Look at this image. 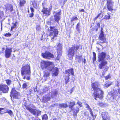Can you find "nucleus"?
<instances>
[{"label": "nucleus", "mask_w": 120, "mask_h": 120, "mask_svg": "<svg viewBox=\"0 0 120 120\" xmlns=\"http://www.w3.org/2000/svg\"><path fill=\"white\" fill-rule=\"evenodd\" d=\"M111 85V84L107 83L104 85V87L106 89L109 86Z\"/></svg>", "instance_id": "f704fd0d"}, {"label": "nucleus", "mask_w": 120, "mask_h": 120, "mask_svg": "<svg viewBox=\"0 0 120 120\" xmlns=\"http://www.w3.org/2000/svg\"><path fill=\"white\" fill-rule=\"evenodd\" d=\"M101 115L102 116V118L104 120H111L109 116L106 112L104 111V112H102L101 113Z\"/></svg>", "instance_id": "4468645a"}, {"label": "nucleus", "mask_w": 120, "mask_h": 120, "mask_svg": "<svg viewBox=\"0 0 120 120\" xmlns=\"http://www.w3.org/2000/svg\"><path fill=\"white\" fill-rule=\"evenodd\" d=\"M80 22H78L76 26V30L79 32H80V30L79 29L80 26Z\"/></svg>", "instance_id": "c85d7f7f"}, {"label": "nucleus", "mask_w": 120, "mask_h": 120, "mask_svg": "<svg viewBox=\"0 0 120 120\" xmlns=\"http://www.w3.org/2000/svg\"><path fill=\"white\" fill-rule=\"evenodd\" d=\"M10 96L11 100H12V97L13 98L17 99H19L21 97L20 93L17 92L14 88H12L11 89L10 92Z\"/></svg>", "instance_id": "0eeeda50"}, {"label": "nucleus", "mask_w": 120, "mask_h": 120, "mask_svg": "<svg viewBox=\"0 0 120 120\" xmlns=\"http://www.w3.org/2000/svg\"><path fill=\"white\" fill-rule=\"evenodd\" d=\"M49 30L50 31L49 35L51 37V40L53 41L54 38L57 37L58 34V31L56 27L54 26H50Z\"/></svg>", "instance_id": "39448f33"}, {"label": "nucleus", "mask_w": 120, "mask_h": 120, "mask_svg": "<svg viewBox=\"0 0 120 120\" xmlns=\"http://www.w3.org/2000/svg\"><path fill=\"white\" fill-rule=\"evenodd\" d=\"M31 13L29 14L28 16L30 18H32L33 17L34 15V14L33 13L31 12Z\"/></svg>", "instance_id": "49530a36"}, {"label": "nucleus", "mask_w": 120, "mask_h": 120, "mask_svg": "<svg viewBox=\"0 0 120 120\" xmlns=\"http://www.w3.org/2000/svg\"><path fill=\"white\" fill-rule=\"evenodd\" d=\"M33 7L32 5H30V9L31 12L34 13V9L33 8Z\"/></svg>", "instance_id": "37998d69"}, {"label": "nucleus", "mask_w": 120, "mask_h": 120, "mask_svg": "<svg viewBox=\"0 0 120 120\" xmlns=\"http://www.w3.org/2000/svg\"><path fill=\"white\" fill-rule=\"evenodd\" d=\"M11 35V34L9 32L6 33L4 34V36L7 37H9Z\"/></svg>", "instance_id": "4c0bfd02"}, {"label": "nucleus", "mask_w": 120, "mask_h": 120, "mask_svg": "<svg viewBox=\"0 0 120 120\" xmlns=\"http://www.w3.org/2000/svg\"><path fill=\"white\" fill-rule=\"evenodd\" d=\"M68 107V105L66 103H61L59 105V108L61 109L62 108H66Z\"/></svg>", "instance_id": "b1692460"}, {"label": "nucleus", "mask_w": 120, "mask_h": 120, "mask_svg": "<svg viewBox=\"0 0 120 120\" xmlns=\"http://www.w3.org/2000/svg\"><path fill=\"white\" fill-rule=\"evenodd\" d=\"M13 25L11 27V31H12L14 29L15 27L16 26V23H13Z\"/></svg>", "instance_id": "ea45409f"}, {"label": "nucleus", "mask_w": 120, "mask_h": 120, "mask_svg": "<svg viewBox=\"0 0 120 120\" xmlns=\"http://www.w3.org/2000/svg\"><path fill=\"white\" fill-rule=\"evenodd\" d=\"M41 67L42 69H45L52 71L53 75H58L59 70L56 68H53L51 62L43 61L41 62Z\"/></svg>", "instance_id": "7ed1b4c3"}, {"label": "nucleus", "mask_w": 120, "mask_h": 120, "mask_svg": "<svg viewBox=\"0 0 120 120\" xmlns=\"http://www.w3.org/2000/svg\"><path fill=\"white\" fill-rule=\"evenodd\" d=\"M6 10L7 11L9 10L11 12L13 10V7L12 5L10 4L6 8Z\"/></svg>", "instance_id": "bb28decb"}, {"label": "nucleus", "mask_w": 120, "mask_h": 120, "mask_svg": "<svg viewBox=\"0 0 120 120\" xmlns=\"http://www.w3.org/2000/svg\"><path fill=\"white\" fill-rule=\"evenodd\" d=\"M7 108H0V113L1 114H3V113H2V112H3L2 111V110H4V111L5 112V111L6 110V109Z\"/></svg>", "instance_id": "a19ab883"}, {"label": "nucleus", "mask_w": 120, "mask_h": 120, "mask_svg": "<svg viewBox=\"0 0 120 120\" xmlns=\"http://www.w3.org/2000/svg\"><path fill=\"white\" fill-rule=\"evenodd\" d=\"M62 46L61 44H59L57 47V52L58 55L61 54Z\"/></svg>", "instance_id": "412c9836"}, {"label": "nucleus", "mask_w": 120, "mask_h": 120, "mask_svg": "<svg viewBox=\"0 0 120 120\" xmlns=\"http://www.w3.org/2000/svg\"><path fill=\"white\" fill-rule=\"evenodd\" d=\"M118 92L119 94H120V87L118 89Z\"/></svg>", "instance_id": "e2e57ef3"}, {"label": "nucleus", "mask_w": 120, "mask_h": 120, "mask_svg": "<svg viewBox=\"0 0 120 120\" xmlns=\"http://www.w3.org/2000/svg\"><path fill=\"white\" fill-rule=\"evenodd\" d=\"M12 52L11 48H6L5 50L4 54L5 57L6 58H9L11 56Z\"/></svg>", "instance_id": "ddd939ff"}, {"label": "nucleus", "mask_w": 120, "mask_h": 120, "mask_svg": "<svg viewBox=\"0 0 120 120\" xmlns=\"http://www.w3.org/2000/svg\"><path fill=\"white\" fill-rule=\"evenodd\" d=\"M68 103L69 105H68V107L71 109V110H73L75 104V101H71L68 102Z\"/></svg>", "instance_id": "a211bd4d"}, {"label": "nucleus", "mask_w": 120, "mask_h": 120, "mask_svg": "<svg viewBox=\"0 0 120 120\" xmlns=\"http://www.w3.org/2000/svg\"><path fill=\"white\" fill-rule=\"evenodd\" d=\"M77 104L80 107H82V103L79 100L77 101Z\"/></svg>", "instance_id": "c9c22d12"}, {"label": "nucleus", "mask_w": 120, "mask_h": 120, "mask_svg": "<svg viewBox=\"0 0 120 120\" xmlns=\"http://www.w3.org/2000/svg\"><path fill=\"white\" fill-rule=\"evenodd\" d=\"M34 120H41L40 119H39V120H38V119L37 120V119H36Z\"/></svg>", "instance_id": "774afa93"}, {"label": "nucleus", "mask_w": 120, "mask_h": 120, "mask_svg": "<svg viewBox=\"0 0 120 120\" xmlns=\"http://www.w3.org/2000/svg\"><path fill=\"white\" fill-rule=\"evenodd\" d=\"M78 19V18L76 16H74L72 17L71 18V21L73 22L75 20H76Z\"/></svg>", "instance_id": "2f4dec72"}, {"label": "nucleus", "mask_w": 120, "mask_h": 120, "mask_svg": "<svg viewBox=\"0 0 120 120\" xmlns=\"http://www.w3.org/2000/svg\"><path fill=\"white\" fill-rule=\"evenodd\" d=\"M32 4L30 5H32L33 8L37 9L38 8L39 4V1L37 0H34L32 1Z\"/></svg>", "instance_id": "dca6fc26"}, {"label": "nucleus", "mask_w": 120, "mask_h": 120, "mask_svg": "<svg viewBox=\"0 0 120 120\" xmlns=\"http://www.w3.org/2000/svg\"><path fill=\"white\" fill-rule=\"evenodd\" d=\"M79 11L80 12H84L85 11H84V9H80L79 10Z\"/></svg>", "instance_id": "6e6d98bb"}, {"label": "nucleus", "mask_w": 120, "mask_h": 120, "mask_svg": "<svg viewBox=\"0 0 120 120\" xmlns=\"http://www.w3.org/2000/svg\"><path fill=\"white\" fill-rule=\"evenodd\" d=\"M26 77L25 76V75H24V76L23 77V78L25 79L26 78Z\"/></svg>", "instance_id": "69168bd1"}, {"label": "nucleus", "mask_w": 120, "mask_h": 120, "mask_svg": "<svg viewBox=\"0 0 120 120\" xmlns=\"http://www.w3.org/2000/svg\"><path fill=\"white\" fill-rule=\"evenodd\" d=\"M90 113V114H91V116H94V115L93 114V112L92 111V110L91 109V111H89Z\"/></svg>", "instance_id": "864d4df0"}, {"label": "nucleus", "mask_w": 120, "mask_h": 120, "mask_svg": "<svg viewBox=\"0 0 120 120\" xmlns=\"http://www.w3.org/2000/svg\"><path fill=\"white\" fill-rule=\"evenodd\" d=\"M29 12H30V11L28 9V11H27V12L29 13Z\"/></svg>", "instance_id": "338daca9"}, {"label": "nucleus", "mask_w": 120, "mask_h": 120, "mask_svg": "<svg viewBox=\"0 0 120 120\" xmlns=\"http://www.w3.org/2000/svg\"><path fill=\"white\" fill-rule=\"evenodd\" d=\"M5 113H8L10 116L12 117L13 116V113L12 111L8 109H7L5 111Z\"/></svg>", "instance_id": "393cba45"}, {"label": "nucleus", "mask_w": 120, "mask_h": 120, "mask_svg": "<svg viewBox=\"0 0 120 120\" xmlns=\"http://www.w3.org/2000/svg\"><path fill=\"white\" fill-rule=\"evenodd\" d=\"M114 2L112 0H107V7L108 10L112 12L113 10Z\"/></svg>", "instance_id": "9b49d317"}, {"label": "nucleus", "mask_w": 120, "mask_h": 120, "mask_svg": "<svg viewBox=\"0 0 120 120\" xmlns=\"http://www.w3.org/2000/svg\"><path fill=\"white\" fill-rule=\"evenodd\" d=\"M107 55L106 52H102L98 53V61L100 62L99 64V67L100 69L103 68L104 67L105 69L104 70L102 73V75L105 74V72L107 71L109 68L106 65L108 63L107 61L106 60L105 58Z\"/></svg>", "instance_id": "f257e3e1"}, {"label": "nucleus", "mask_w": 120, "mask_h": 120, "mask_svg": "<svg viewBox=\"0 0 120 120\" xmlns=\"http://www.w3.org/2000/svg\"><path fill=\"white\" fill-rule=\"evenodd\" d=\"M53 14L54 20L57 23L59 22V21L60 19L61 18V11H60L58 12L54 11Z\"/></svg>", "instance_id": "9d476101"}, {"label": "nucleus", "mask_w": 120, "mask_h": 120, "mask_svg": "<svg viewBox=\"0 0 120 120\" xmlns=\"http://www.w3.org/2000/svg\"><path fill=\"white\" fill-rule=\"evenodd\" d=\"M48 75H43V76L45 77H47V76Z\"/></svg>", "instance_id": "0e129e2a"}, {"label": "nucleus", "mask_w": 120, "mask_h": 120, "mask_svg": "<svg viewBox=\"0 0 120 120\" xmlns=\"http://www.w3.org/2000/svg\"><path fill=\"white\" fill-rule=\"evenodd\" d=\"M98 105L101 106H103L104 105L103 103L102 102H99L98 103Z\"/></svg>", "instance_id": "09e8293b"}, {"label": "nucleus", "mask_w": 120, "mask_h": 120, "mask_svg": "<svg viewBox=\"0 0 120 120\" xmlns=\"http://www.w3.org/2000/svg\"><path fill=\"white\" fill-rule=\"evenodd\" d=\"M80 46V45L77 44L72 45L68 50L67 56L69 58H72L75 54V52L77 51Z\"/></svg>", "instance_id": "20e7f679"}, {"label": "nucleus", "mask_w": 120, "mask_h": 120, "mask_svg": "<svg viewBox=\"0 0 120 120\" xmlns=\"http://www.w3.org/2000/svg\"><path fill=\"white\" fill-rule=\"evenodd\" d=\"M42 120H47L48 119V117L47 114H45L41 115Z\"/></svg>", "instance_id": "cd10ccee"}, {"label": "nucleus", "mask_w": 120, "mask_h": 120, "mask_svg": "<svg viewBox=\"0 0 120 120\" xmlns=\"http://www.w3.org/2000/svg\"><path fill=\"white\" fill-rule=\"evenodd\" d=\"M27 87V85L26 83H24L22 85V88L25 89Z\"/></svg>", "instance_id": "79ce46f5"}, {"label": "nucleus", "mask_w": 120, "mask_h": 120, "mask_svg": "<svg viewBox=\"0 0 120 120\" xmlns=\"http://www.w3.org/2000/svg\"><path fill=\"white\" fill-rule=\"evenodd\" d=\"M74 110L76 112L78 113L79 111V106L76 107V109H75Z\"/></svg>", "instance_id": "c03bdc74"}, {"label": "nucleus", "mask_w": 120, "mask_h": 120, "mask_svg": "<svg viewBox=\"0 0 120 120\" xmlns=\"http://www.w3.org/2000/svg\"><path fill=\"white\" fill-rule=\"evenodd\" d=\"M97 26L98 27V28L100 27V23H97Z\"/></svg>", "instance_id": "4d7b16f0"}, {"label": "nucleus", "mask_w": 120, "mask_h": 120, "mask_svg": "<svg viewBox=\"0 0 120 120\" xmlns=\"http://www.w3.org/2000/svg\"><path fill=\"white\" fill-rule=\"evenodd\" d=\"M45 4V2L43 3L42 4V7H43V8H45L44 6V5Z\"/></svg>", "instance_id": "680f3d73"}, {"label": "nucleus", "mask_w": 120, "mask_h": 120, "mask_svg": "<svg viewBox=\"0 0 120 120\" xmlns=\"http://www.w3.org/2000/svg\"><path fill=\"white\" fill-rule=\"evenodd\" d=\"M78 113V112H75V111L74 110L73 111V115L74 116H76L77 115V114Z\"/></svg>", "instance_id": "3c124183"}, {"label": "nucleus", "mask_w": 120, "mask_h": 120, "mask_svg": "<svg viewBox=\"0 0 120 120\" xmlns=\"http://www.w3.org/2000/svg\"><path fill=\"white\" fill-rule=\"evenodd\" d=\"M110 15L109 14L108 15H105L103 18L104 19L106 20L109 19L110 18Z\"/></svg>", "instance_id": "473e14b6"}, {"label": "nucleus", "mask_w": 120, "mask_h": 120, "mask_svg": "<svg viewBox=\"0 0 120 120\" xmlns=\"http://www.w3.org/2000/svg\"><path fill=\"white\" fill-rule=\"evenodd\" d=\"M101 15V13L99 14L94 19V20H96L100 16V15Z\"/></svg>", "instance_id": "a18cd8bd"}, {"label": "nucleus", "mask_w": 120, "mask_h": 120, "mask_svg": "<svg viewBox=\"0 0 120 120\" xmlns=\"http://www.w3.org/2000/svg\"><path fill=\"white\" fill-rule=\"evenodd\" d=\"M37 86H35L34 88H33L32 89L34 90V92H36L38 91V90L37 89Z\"/></svg>", "instance_id": "de8ad7c7"}, {"label": "nucleus", "mask_w": 120, "mask_h": 120, "mask_svg": "<svg viewBox=\"0 0 120 120\" xmlns=\"http://www.w3.org/2000/svg\"><path fill=\"white\" fill-rule=\"evenodd\" d=\"M69 76L68 75V76H67L65 78V84H67L68 83L69 81Z\"/></svg>", "instance_id": "7c9ffc66"}, {"label": "nucleus", "mask_w": 120, "mask_h": 120, "mask_svg": "<svg viewBox=\"0 0 120 120\" xmlns=\"http://www.w3.org/2000/svg\"><path fill=\"white\" fill-rule=\"evenodd\" d=\"M26 79L27 80H29L30 79V76H28L27 77H26Z\"/></svg>", "instance_id": "bf43d9fd"}, {"label": "nucleus", "mask_w": 120, "mask_h": 120, "mask_svg": "<svg viewBox=\"0 0 120 120\" xmlns=\"http://www.w3.org/2000/svg\"><path fill=\"white\" fill-rule=\"evenodd\" d=\"M41 55L44 58L46 59H49L54 57V55L48 51L42 53Z\"/></svg>", "instance_id": "1a4fd4ad"}, {"label": "nucleus", "mask_w": 120, "mask_h": 120, "mask_svg": "<svg viewBox=\"0 0 120 120\" xmlns=\"http://www.w3.org/2000/svg\"><path fill=\"white\" fill-rule=\"evenodd\" d=\"M5 50V48L4 47L2 48V52H1L3 53H4V52Z\"/></svg>", "instance_id": "5fc2aeb1"}, {"label": "nucleus", "mask_w": 120, "mask_h": 120, "mask_svg": "<svg viewBox=\"0 0 120 120\" xmlns=\"http://www.w3.org/2000/svg\"><path fill=\"white\" fill-rule=\"evenodd\" d=\"M93 58L92 60L93 62L95 61L96 60V53L94 52H93Z\"/></svg>", "instance_id": "c756f323"}, {"label": "nucleus", "mask_w": 120, "mask_h": 120, "mask_svg": "<svg viewBox=\"0 0 120 120\" xmlns=\"http://www.w3.org/2000/svg\"><path fill=\"white\" fill-rule=\"evenodd\" d=\"M9 90V88L6 85H0V91H2L3 93H7Z\"/></svg>", "instance_id": "f8f14e48"}, {"label": "nucleus", "mask_w": 120, "mask_h": 120, "mask_svg": "<svg viewBox=\"0 0 120 120\" xmlns=\"http://www.w3.org/2000/svg\"><path fill=\"white\" fill-rule=\"evenodd\" d=\"M45 98L46 101H48L51 99V97L49 95H46L45 96Z\"/></svg>", "instance_id": "72a5a7b5"}, {"label": "nucleus", "mask_w": 120, "mask_h": 120, "mask_svg": "<svg viewBox=\"0 0 120 120\" xmlns=\"http://www.w3.org/2000/svg\"><path fill=\"white\" fill-rule=\"evenodd\" d=\"M26 3V1L25 0H20L19 6L20 7L23 6Z\"/></svg>", "instance_id": "a878e982"}, {"label": "nucleus", "mask_w": 120, "mask_h": 120, "mask_svg": "<svg viewBox=\"0 0 120 120\" xmlns=\"http://www.w3.org/2000/svg\"><path fill=\"white\" fill-rule=\"evenodd\" d=\"M116 91L114 89H112L111 91L109 93V94L111 95V96H115L116 95Z\"/></svg>", "instance_id": "4be33fe9"}, {"label": "nucleus", "mask_w": 120, "mask_h": 120, "mask_svg": "<svg viewBox=\"0 0 120 120\" xmlns=\"http://www.w3.org/2000/svg\"><path fill=\"white\" fill-rule=\"evenodd\" d=\"M100 40L101 43H104L105 42L106 38L104 36V33H101L98 38Z\"/></svg>", "instance_id": "2eb2a0df"}, {"label": "nucleus", "mask_w": 120, "mask_h": 120, "mask_svg": "<svg viewBox=\"0 0 120 120\" xmlns=\"http://www.w3.org/2000/svg\"><path fill=\"white\" fill-rule=\"evenodd\" d=\"M98 83L97 82L92 83L91 84V86L94 90V92H92V96L96 100H97V98L101 100L104 97V92L98 87Z\"/></svg>", "instance_id": "f03ea898"}, {"label": "nucleus", "mask_w": 120, "mask_h": 120, "mask_svg": "<svg viewBox=\"0 0 120 120\" xmlns=\"http://www.w3.org/2000/svg\"><path fill=\"white\" fill-rule=\"evenodd\" d=\"M82 62H83L84 64H85L86 63V59H85L84 58V59L82 61Z\"/></svg>", "instance_id": "13d9d810"}, {"label": "nucleus", "mask_w": 120, "mask_h": 120, "mask_svg": "<svg viewBox=\"0 0 120 120\" xmlns=\"http://www.w3.org/2000/svg\"><path fill=\"white\" fill-rule=\"evenodd\" d=\"M36 29L37 30H39L40 29V26L39 25H37Z\"/></svg>", "instance_id": "8fccbe9b"}, {"label": "nucleus", "mask_w": 120, "mask_h": 120, "mask_svg": "<svg viewBox=\"0 0 120 120\" xmlns=\"http://www.w3.org/2000/svg\"><path fill=\"white\" fill-rule=\"evenodd\" d=\"M82 56H79V55H76L75 56V59L77 60L78 62L80 63L82 60Z\"/></svg>", "instance_id": "5701e85b"}, {"label": "nucleus", "mask_w": 120, "mask_h": 120, "mask_svg": "<svg viewBox=\"0 0 120 120\" xmlns=\"http://www.w3.org/2000/svg\"><path fill=\"white\" fill-rule=\"evenodd\" d=\"M26 109L28 110L31 113L36 116L38 117L41 115V111L38 110L31 108L29 106H26Z\"/></svg>", "instance_id": "423d86ee"}, {"label": "nucleus", "mask_w": 120, "mask_h": 120, "mask_svg": "<svg viewBox=\"0 0 120 120\" xmlns=\"http://www.w3.org/2000/svg\"><path fill=\"white\" fill-rule=\"evenodd\" d=\"M42 12L44 14L46 15H48L50 14V11L48 10V8H44L42 10Z\"/></svg>", "instance_id": "aec40b11"}, {"label": "nucleus", "mask_w": 120, "mask_h": 120, "mask_svg": "<svg viewBox=\"0 0 120 120\" xmlns=\"http://www.w3.org/2000/svg\"><path fill=\"white\" fill-rule=\"evenodd\" d=\"M103 28L102 27H101V33H104V32L103 31Z\"/></svg>", "instance_id": "052dcab7"}, {"label": "nucleus", "mask_w": 120, "mask_h": 120, "mask_svg": "<svg viewBox=\"0 0 120 120\" xmlns=\"http://www.w3.org/2000/svg\"><path fill=\"white\" fill-rule=\"evenodd\" d=\"M5 81L7 84L8 85H10L11 84V80L8 79L6 80Z\"/></svg>", "instance_id": "e433bc0d"}, {"label": "nucleus", "mask_w": 120, "mask_h": 120, "mask_svg": "<svg viewBox=\"0 0 120 120\" xmlns=\"http://www.w3.org/2000/svg\"><path fill=\"white\" fill-rule=\"evenodd\" d=\"M21 73L22 75H24V74L30 75V66L27 64L22 67V68Z\"/></svg>", "instance_id": "6e6552de"}, {"label": "nucleus", "mask_w": 120, "mask_h": 120, "mask_svg": "<svg viewBox=\"0 0 120 120\" xmlns=\"http://www.w3.org/2000/svg\"><path fill=\"white\" fill-rule=\"evenodd\" d=\"M58 92L57 90L55 89L52 91L51 94V96L52 98H55L57 97Z\"/></svg>", "instance_id": "f3484780"}, {"label": "nucleus", "mask_w": 120, "mask_h": 120, "mask_svg": "<svg viewBox=\"0 0 120 120\" xmlns=\"http://www.w3.org/2000/svg\"><path fill=\"white\" fill-rule=\"evenodd\" d=\"M110 75H107L105 77V79L106 80H107L109 79L110 78Z\"/></svg>", "instance_id": "603ef678"}, {"label": "nucleus", "mask_w": 120, "mask_h": 120, "mask_svg": "<svg viewBox=\"0 0 120 120\" xmlns=\"http://www.w3.org/2000/svg\"><path fill=\"white\" fill-rule=\"evenodd\" d=\"M73 70V68H71L66 70L65 73L66 74H68V75H70V74H71V75H74Z\"/></svg>", "instance_id": "6ab92c4d"}, {"label": "nucleus", "mask_w": 120, "mask_h": 120, "mask_svg": "<svg viewBox=\"0 0 120 120\" xmlns=\"http://www.w3.org/2000/svg\"><path fill=\"white\" fill-rule=\"evenodd\" d=\"M86 107L88 109L89 111H91V109L90 108V106L87 104L86 103L85 104Z\"/></svg>", "instance_id": "58836bf2"}]
</instances>
